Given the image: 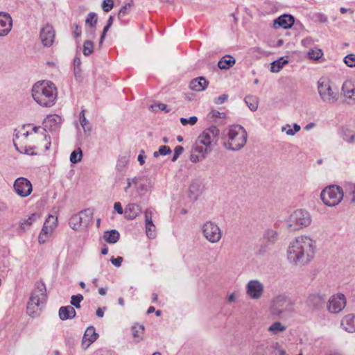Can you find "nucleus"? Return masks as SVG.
<instances>
[{
  "instance_id": "obj_1",
  "label": "nucleus",
  "mask_w": 355,
  "mask_h": 355,
  "mask_svg": "<svg viewBox=\"0 0 355 355\" xmlns=\"http://www.w3.org/2000/svg\"><path fill=\"white\" fill-rule=\"evenodd\" d=\"M315 241L308 236H299L291 241L287 250L290 263L296 266L309 263L314 257Z\"/></svg>"
},
{
  "instance_id": "obj_2",
  "label": "nucleus",
  "mask_w": 355,
  "mask_h": 355,
  "mask_svg": "<svg viewBox=\"0 0 355 355\" xmlns=\"http://www.w3.org/2000/svg\"><path fill=\"white\" fill-rule=\"evenodd\" d=\"M57 89L55 85L48 80L37 82L32 88L33 99L42 107H51L57 98Z\"/></svg>"
},
{
  "instance_id": "obj_3",
  "label": "nucleus",
  "mask_w": 355,
  "mask_h": 355,
  "mask_svg": "<svg viewBox=\"0 0 355 355\" xmlns=\"http://www.w3.org/2000/svg\"><path fill=\"white\" fill-rule=\"evenodd\" d=\"M227 140L223 141L225 148L236 151L241 149L246 144L248 133L245 129L241 125H234L227 129ZM225 139V138H223Z\"/></svg>"
},
{
  "instance_id": "obj_4",
  "label": "nucleus",
  "mask_w": 355,
  "mask_h": 355,
  "mask_svg": "<svg viewBox=\"0 0 355 355\" xmlns=\"http://www.w3.org/2000/svg\"><path fill=\"white\" fill-rule=\"evenodd\" d=\"M320 198L327 206H336L338 205L343 198V189L337 185L328 186L322 191Z\"/></svg>"
},
{
  "instance_id": "obj_5",
  "label": "nucleus",
  "mask_w": 355,
  "mask_h": 355,
  "mask_svg": "<svg viewBox=\"0 0 355 355\" xmlns=\"http://www.w3.org/2000/svg\"><path fill=\"white\" fill-rule=\"evenodd\" d=\"M288 223L293 230L305 227L311 223V216L305 209H297L289 216Z\"/></svg>"
},
{
  "instance_id": "obj_6",
  "label": "nucleus",
  "mask_w": 355,
  "mask_h": 355,
  "mask_svg": "<svg viewBox=\"0 0 355 355\" xmlns=\"http://www.w3.org/2000/svg\"><path fill=\"white\" fill-rule=\"evenodd\" d=\"M318 93L325 103L333 104L336 103L339 97L337 89H333L329 81L320 79L318 83Z\"/></svg>"
},
{
  "instance_id": "obj_7",
  "label": "nucleus",
  "mask_w": 355,
  "mask_h": 355,
  "mask_svg": "<svg viewBox=\"0 0 355 355\" xmlns=\"http://www.w3.org/2000/svg\"><path fill=\"white\" fill-rule=\"evenodd\" d=\"M293 304L290 298L284 295H279L274 298L271 306L272 314L280 315L284 312L293 311Z\"/></svg>"
},
{
  "instance_id": "obj_8",
  "label": "nucleus",
  "mask_w": 355,
  "mask_h": 355,
  "mask_svg": "<svg viewBox=\"0 0 355 355\" xmlns=\"http://www.w3.org/2000/svg\"><path fill=\"white\" fill-rule=\"evenodd\" d=\"M205 238L210 243H218L222 237V231L218 225L212 221H207L201 227Z\"/></svg>"
},
{
  "instance_id": "obj_9",
  "label": "nucleus",
  "mask_w": 355,
  "mask_h": 355,
  "mask_svg": "<svg viewBox=\"0 0 355 355\" xmlns=\"http://www.w3.org/2000/svg\"><path fill=\"white\" fill-rule=\"evenodd\" d=\"M278 347V343L270 344L268 341H258L253 345L252 355H274L275 349Z\"/></svg>"
},
{
  "instance_id": "obj_10",
  "label": "nucleus",
  "mask_w": 355,
  "mask_h": 355,
  "mask_svg": "<svg viewBox=\"0 0 355 355\" xmlns=\"http://www.w3.org/2000/svg\"><path fill=\"white\" fill-rule=\"evenodd\" d=\"M219 129L215 126L211 125L205 129L198 137L199 142L204 146H210L212 142H216L219 136Z\"/></svg>"
},
{
  "instance_id": "obj_11",
  "label": "nucleus",
  "mask_w": 355,
  "mask_h": 355,
  "mask_svg": "<svg viewBox=\"0 0 355 355\" xmlns=\"http://www.w3.org/2000/svg\"><path fill=\"white\" fill-rule=\"evenodd\" d=\"M13 187L16 193L22 198L28 196L33 191L31 182L24 177L16 179Z\"/></svg>"
},
{
  "instance_id": "obj_12",
  "label": "nucleus",
  "mask_w": 355,
  "mask_h": 355,
  "mask_svg": "<svg viewBox=\"0 0 355 355\" xmlns=\"http://www.w3.org/2000/svg\"><path fill=\"white\" fill-rule=\"evenodd\" d=\"M263 293V285L258 280H250L246 286L247 295L253 300L259 299Z\"/></svg>"
},
{
  "instance_id": "obj_13",
  "label": "nucleus",
  "mask_w": 355,
  "mask_h": 355,
  "mask_svg": "<svg viewBox=\"0 0 355 355\" xmlns=\"http://www.w3.org/2000/svg\"><path fill=\"white\" fill-rule=\"evenodd\" d=\"M346 305V298L343 294L334 295L329 300L328 310L333 313L341 311Z\"/></svg>"
},
{
  "instance_id": "obj_14",
  "label": "nucleus",
  "mask_w": 355,
  "mask_h": 355,
  "mask_svg": "<svg viewBox=\"0 0 355 355\" xmlns=\"http://www.w3.org/2000/svg\"><path fill=\"white\" fill-rule=\"evenodd\" d=\"M40 38L44 46L49 47L53 44L55 38V31L51 24H46L41 29Z\"/></svg>"
},
{
  "instance_id": "obj_15",
  "label": "nucleus",
  "mask_w": 355,
  "mask_h": 355,
  "mask_svg": "<svg viewBox=\"0 0 355 355\" xmlns=\"http://www.w3.org/2000/svg\"><path fill=\"white\" fill-rule=\"evenodd\" d=\"M61 118L56 114L48 116L43 122L44 130L46 132H57L60 125Z\"/></svg>"
},
{
  "instance_id": "obj_16",
  "label": "nucleus",
  "mask_w": 355,
  "mask_h": 355,
  "mask_svg": "<svg viewBox=\"0 0 355 355\" xmlns=\"http://www.w3.org/2000/svg\"><path fill=\"white\" fill-rule=\"evenodd\" d=\"M341 91L347 103H355V85L352 80H347L345 81Z\"/></svg>"
},
{
  "instance_id": "obj_17",
  "label": "nucleus",
  "mask_w": 355,
  "mask_h": 355,
  "mask_svg": "<svg viewBox=\"0 0 355 355\" xmlns=\"http://www.w3.org/2000/svg\"><path fill=\"white\" fill-rule=\"evenodd\" d=\"M12 20L8 13L0 12V37L7 35L11 31Z\"/></svg>"
},
{
  "instance_id": "obj_18",
  "label": "nucleus",
  "mask_w": 355,
  "mask_h": 355,
  "mask_svg": "<svg viewBox=\"0 0 355 355\" xmlns=\"http://www.w3.org/2000/svg\"><path fill=\"white\" fill-rule=\"evenodd\" d=\"M326 298L320 294H311L306 300V304L313 310H320L324 306Z\"/></svg>"
},
{
  "instance_id": "obj_19",
  "label": "nucleus",
  "mask_w": 355,
  "mask_h": 355,
  "mask_svg": "<svg viewBox=\"0 0 355 355\" xmlns=\"http://www.w3.org/2000/svg\"><path fill=\"white\" fill-rule=\"evenodd\" d=\"M30 299L37 300H40V302L43 303L46 299V289L44 283L42 281L37 282L35 284V288L33 291Z\"/></svg>"
},
{
  "instance_id": "obj_20",
  "label": "nucleus",
  "mask_w": 355,
  "mask_h": 355,
  "mask_svg": "<svg viewBox=\"0 0 355 355\" xmlns=\"http://www.w3.org/2000/svg\"><path fill=\"white\" fill-rule=\"evenodd\" d=\"M295 22L294 17L291 15H282L274 20V26L277 28H283L284 29L290 28Z\"/></svg>"
},
{
  "instance_id": "obj_21",
  "label": "nucleus",
  "mask_w": 355,
  "mask_h": 355,
  "mask_svg": "<svg viewBox=\"0 0 355 355\" xmlns=\"http://www.w3.org/2000/svg\"><path fill=\"white\" fill-rule=\"evenodd\" d=\"M203 188L204 186L200 180H193L189 186V197L190 199L192 200H196L202 193Z\"/></svg>"
},
{
  "instance_id": "obj_22",
  "label": "nucleus",
  "mask_w": 355,
  "mask_h": 355,
  "mask_svg": "<svg viewBox=\"0 0 355 355\" xmlns=\"http://www.w3.org/2000/svg\"><path fill=\"white\" fill-rule=\"evenodd\" d=\"M208 81L203 76H199L193 79L189 84L191 90L196 92L204 91L208 86Z\"/></svg>"
},
{
  "instance_id": "obj_23",
  "label": "nucleus",
  "mask_w": 355,
  "mask_h": 355,
  "mask_svg": "<svg viewBox=\"0 0 355 355\" xmlns=\"http://www.w3.org/2000/svg\"><path fill=\"white\" fill-rule=\"evenodd\" d=\"M141 213V208L137 204H129L126 206L124 211L125 218L128 220L135 219Z\"/></svg>"
},
{
  "instance_id": "obj_24",
  "label": "nucleus",
  "mask_w": 355,
  "mask_h": 355,
  "mask_svg": "<svg viewBox=\"0 0 355 355\" xmlns=\"http://www.w3.org/2000/svg\"><path fill=\"white\" fill-rule=\"evenodd\" d=\"M341 326L348 332L352 333L355 331V315L348 314L345 315L341 320Z\"/></svg>"
},
{
  "instance_id": "obj_25",
  "label": "nucleus",
  "mask_w": 355,
  "mask_h": 355,
  "mask_svg": "<svg viewBox=\"0 0 355 355\" xmlns=\"http://www.w3.org/2000/svg\"><path fill=\"white\" fill-rule=\"evenodd\" d=\"M59 318L62 320L75 318L76 312L72 306H61L59 309Z\"/></svg>"
},
{
  "instance_id": "obj_26",
  "label": "nucleus",
  "mask_w": 355,
  "mask_h": 355,
  "mask_svg": "<svg viewBox=\"0 0 355 355\" xmlns=\"http://www.w3.org/2000/svg\"><path fill=\"white\" fill-rule=\"evenodd\" d=\"M98 338V334L96 332L95 328L92 326L87 327L86 329L83 338V343L85 341H88L87 347L93 343Z\"/></svg>"
},
{
  "instance_id": "obj_27",
  "label": "nucleus",
  "mask_w": 355,
  "mask_h": 355,
  "mask_svg": "<svg viewBox=\"0 0 355 355\" xmlns=\"http://www.w3.org/2000/svg\"><path fill=\"white\" fill-rule=\"evenodd\" d=\"M97 15L95 12H91L88 14L85 23L87 25H89L92 28L91 31L87 32V34H89L90 37H94L95 36V28L97 24Z\"/></svg>"
},
{
  "instance_id": "obj_28",
  "label": "nucleus",
  "mask_w": 355,
  "mask_h": 355,
  "mask_svg": "<svg viewBox=\"0 0 355 355\" xmlns=\"http://www.w3.org/2000/svg\"><path fill=\"white\" fill-rule=\"evenodd\" d=\"M236 63L235 58L230 55H225L218 62L220 69H229Z\"/></svg>"
},
{
  "instance_id": "obj_29",
  "label": "nucleus",
  "mask_w": 355,
  "mask_h": 355,
  "mask_svg": "<svg viewBox=\"0 0 355 355\" xmlns=\"http://www.w3.org/2000/svg\"><path fill=\"white\" fill-rule=\"evenodd\" d=\"M40 304H42L40 302V300H34L32 299H29V301L27 304V313L34 318L38 315L37 311L39 309V306Z\"/></svg>"
},
{
  "instance_id": "obj_30",
  "label": "nucleus",
  "mask_w": 355,
  "mask_h": 355,
  "mask_svg": "<svg viewBox=\"0 0 355 355\" xmlns=\"http://www.w3.org/2000/svg\"><path fill=\"white\" fill-rule=\"evenodd\" d=\"M192 150L193 153H198L199 155H203L205 159L206 155L211 152V148L209 146H204L199 142V140L197 139L194 146L192 148Z\"/></svg>"
},
{
  "instance_id": "obj_31",
  "label": "nucleus",
  "mask_w": 355,
  "mask_h": 355,
  "mask_svg": "<svg viewBox=\"0 0 355 355\" xmlns=\"http://www.w3.org/2000/svg\"><path fill=\"white\" fill-rule=\"evenodd\" d=\"M279 238V234L276 230L268 229L263 234V240L268 244H274Z\"/></svg>"
},
{
  "instance_id": "obj_32",
  "label": "nucleus",
  "mask_w": 355,
  "mask_h": 355,
  "mask_svg": "<svg viewBox=\"0 0 355 355\" xmlns=\"http://www.w3.org/2000/svg\"><path fill=\"white\" fill-rule=\"evenodd\" d=\"M119 232L116 230H111L104 232L103 238L109 243H116L119 240Z\"/></svg>"
},
{
  "instance_id": "obj_33",
  "label": "nucleus",
  "mask_w": 355,
  "mask_h": 355,
  "mask_svg": "<svg viewBox=\"0 0 355 355\" xmlns=\"http://www.w3.org/2000/svg\"><path fill=\"white\" fill-rule=\"evenodd\" d=\"M56 221L57 218H54L51 216H49V219L45 221L41 232L47 235L51 234L53 232V228L55 227Z\"/></svg>"
},
{
  "instance_id": "obj_34",
  "label": "nucleus",
  "mask_w": 355,
  "mask_h": 355,
  "mask_svg": "<svg viewBox=\"0 0 355 355\" xmlns=\"http://www.w3.org/2000/svg\"><path fill=\"white\" fill-rule=\"evenodd\" d=\"M340 136L347 143L351 144L355 141V132L349 129L343 128L340 130Z\"/></svg>"
},
{
  "instance_id": "obj_35",
  "label": "nucleus",
  "mask_w": 355,
  "mask_h": 355,
  "mask_svg": "<svg viewBox=\"0 0 355 355\" xmlns=\"http://www.w3.org/2000/svg\"><path fill=\"white\" fill-rule=\"evenodd\" d=\"M286 327L280 322H275L268 329V331L271 332L273 335H277L280 332L284 331Z\"/></svg>"
},
{
  "instance_id": "obj_36",
  "label": "nucleus",
  "mask_w": 355,
  "mask_h": 355,
  "mask_svg": "<svg viewBox=\"0 0 355 355\" xmlns=\"http://www.w3.org/2000/svg\"><path fill=\"white\" fill-rule=\"evenodd\" d=\"M244 101L251 111L257 110L258 99L256 96L252 95L246 96Z\"/></svg>"
},
{
  "instance_id": "obj_37",
  "label": "nucleus",
  "mask_w": 355,
  "mask_h": 355,
  "mask_svg": "<svg viewBox=\"0 0 355 355\" xmlns=\"http://www.w3.org/2000/svg\"><path fill=\"white\" fill-rule=\"evenodd\" d=\"M288 63V60L284 59L283 57L277 60H275L271 63L270 71L272 72H279L282 67Z\"/></svg>"
},
{
  "instance_id": "obj_38",
  "label": "nucleus",
  "mask_w": 355,
  "mask_h": 355,
  "mask_svg": "<svg viewBox=\"0 0 355 355\" xmlns=\"http://www.w3.org/2000/svg\"><path fill=\"white\" fill-rule=\"evenodd\" d=\"M80 123L85 132L91 131V125L85 117V110H83L79 114Z\"/></svg>"
},
{
  "instance_id": "obj_39",
  "label": "nucleus",
  "mask_w": 355,
  "mask_h": 355,
  "mask_svg": "<svg viewBox=\"0 0 355 355\" xmlns=\"http://www.w3.org/2000/svg\"><path fill=\"white\" fill-rule=\"evenodd\" d=\"M39 218L40 214H38L34 213L31 214L28 219L25 220L20 224L21 229L24 231H26L33 224V223Z\"/></svg>"
},
{
  "instance_id": "obj_40",
  "label": "nucleus",
  "mask_w": 355,
  "mask_h": 355,
  "mask_svg": "<svg viewBox=\"0 0 355 355\" xmlns=\"http://www.w3.org/2000/svg\"><path fill=\"white\" fill-rule=\"evenodd\" d=\"M153 187L151 180L148 178H145L144 183L139 182L137 186V191L141 193H145L149 191Z\"/></svg>"
},
{
  "instance_id": "obj_41",
  "label": "nucleus",
  "mask_w": 355,
  "mask_h": 355,
  "mask_svg": "<svg viewBox=\"0 0 355 355\" xmlns=\"http://www.w3.org/2000/svg\"><path fill=\"white\" fill-rule=\"evenodd\" d=\"M83 157V153L80 148L73 150L70 155V162L73 164L79 162Z\"/></svg>"
},
{
  "instance_id": "obj_42",
  "label": "nucleus",
  "mask_w": 355,
  "mask_h": 355,
  "mask_svg": "<svg viewBox=\"0 0 355 355\" xmlns=\"http://www.w3.org/2000/svg\"><path fill=\"white\" fill-rule=\"evenodd\" d=\"M94 43L91 40H86L83 44V53L85 56H89L94 51Z\"/></svg>"
},
{
  "instance_id": "obj_43",
  "label": "nucleus",
  "mask_w": 355,
  "mask_h": 355,
  "mask_svg": "<svg viewBox=\"0 0 355 355\" xmlns=\"http://www.w3.org/2000/svg\"><path fill=\"white\" fill-rule=\"evenodd\" d=\"M171 153V149L167 146H161L157 151L153 153L154 157H157L159 155H167Z\"/></svg>"
},
{
  "instance_id": "obj_44",
  "label": "nucleus",
  "mask_w": 355,
  "mask_h": 355,
  "mask_svg": "<svg viewBox=\"0 0 355 355\" xmlns=\"http://www.w3.org/2000/svg\"><path fill=\"white\" fill-rule=\"evenodd\" d=\"M83 296L81 294L72 295L71 298V306H75L77 309L80 308V302L83 300Z\"/></svg>"
},
{
  "instance_id": "obj_45",
  "label": "nucleus",
  "mask_w": 355,
  "mask_h": 355,
  "mask_svg": "<svg viewBox=\"0 0 355 355\" xmlns=\"http://www.w3.org/2000/svg\"><path fill=\"white\" fill-rule=\"evenodd\" d=\"M322 55H323V53L320 49H317V50L311 49L308 52V55H309V58L314 60H318L319 58H321V56Z\"/></svg>"
},
{
  "instance_id": "obj_46",
  "label": "nucleus",
  "mask_w": 355,
  "mask_h": 355,
  "mask_svg": "<svg viewBox=\"0 0 355 355\" xmlns=\"http://www.w3.org/2000/svg\"><path fill=\"white\" fill-rule=\"evenodd\" d=\"M180 123L183 125H187V124L194 125L198 121V118L195 116H190L189 119L187 118H180Z\"/></svg>"
},
{
  "instance_id": "obj_47",
  "label": "nucleus",
  "mask_w": 355,
  "mask_h": 355,
  "mask_svg": "<svg viewBox=\"0 0 355 355\" xmlns=\"http://www.w3.org/2000/svg\"><path fill=\"white\" fill-rule=\"evenodd\" d=\"M345 63L349 67H355V55L349 54L344 58Z\"/></svg>"
},
{
  "instance_id": "obj_48",
  "label": "nucleus",
  "mask_w": 355,
  "mask_h": 355,
  "mask_svg": "<svg viewBox=\"0 0 355 355\" xmlns=\"http://www.w3.org/2000/svg\"><path fill=\"white\" fill-rule=\"evenodd\" d=\"M114 6V0H103L102 3L103 10L107 12L110 11Z\"/></svg>"
},
{
  "instance_id": "obj_49",
  "label": "nucleus",
  "mask_w": 355,
  "mask_h": 355,
  "mask_svg": "<svg viewBox=\"0 0 355 355\" xmlns=\"http://www.w3.org/2000/svg\"><path fill=\"white\" fill-rule=\"evenodd\" d=\"M150 109L152 110V111H155V112L157 111L158 110H164V111H165V112H169L167 110L166 105H165L164 103H161L151 105L150 106Z\"/></svg>"
},
{
  "instance_id": "obj_50",
  "label": "nucleus",
  "mask_w": 355,
  "mask_h": 355,
  "mask_svg": "<svg viewBox=\"0 0 355 355\" xmlns=\"http://www.w3.org/2000/svg\"><path fill=\"white\" fill-rule=\"evenodd\" d=\"M183 151L184 148L182 146H177L174 148V154L171 159V161L175 162L178 159L179 156L183 153Z\"/></svg>"
},
{
  "instance_id": "obj_51",
  "label": "nucleus",
  "mask_w": 355,
  "mask_h": 355,
  "mask_svg": "<svg viewBox=\"0 0 355 355\" xmlns=\"http://www.w3.org/2000/svg\"><path fill=\"white\" fill-rule=\"evenodd\" d=\"M132 4H133L132 1H131V2L125 4L123 6H122L118 13V17L121 18V17L125 16L127 14L128 7H131L132 6Z\"/></svg>"
},
{
  "instance_id": "obj_52",
  "label": "nucleus",
  "mask_w": 355,
  "mask_h": 355,
  "mask_svg": "<svg viewBox=\"0 0 355 355\" xmlns=\"http://www.w3.org/2000/svg\"><path fill=\"white\" fill-rule=\"evenodd\" d=\"M144 326L142 325H140V326H138V327H136V326H134L132 327V336L135 337V338H137V337H139V331H140V333L142 334L143 331H144Z\"/></svg>"
},
{
  "instance_id": "obj_53",
  "label": "nucleus",
  "mask_w": 355,
  "mask_h": 355,
  "mask_svg": "<svg viewBox=\"0 0 355 355\" xmlns=\"http://www.w3.org/2000/svg\"><path fill=\"white\" fill-rule=\"evenodd\" d=\"M228 99V95L226 94H223L220 96L214 98V102L215 104L220 105L225 103Z\"/></svg>"
},
{
  "instance_id": "obj_54",
  "label": "nucleus",
  "mask_w": 355,
  "mask_h": 355,
  "mask_svg": "<svg viewBox=\"0 0 355 355\" xmlns=\"http://www.w3.org/2000/svg\"><path fill=\"white\" fill-rule=\"evenodd\" d=\"M146 235L149 239H154L156 236L155 228L153 227L146 226Z\"/></svg>"
},
{
  "instance_id": "obj_55",
  "label": "nucleus",
  "mask_w": 355,
  "mask_h": 355,
  "mask_svg": "<svg viewBox=\"0 0 355 355\" xmlns=\"http://www.w3.org/2000/svg\"><path fill=\"white\" fill-rule=\"evenodd\" d=\"M123 257H118L116 258H114V257H112L111 259H110V261L111 263L116 267H120L121 266V263L123 262Z\"/></svg>"
},
{
  "instance_id": "obj_56",
  "label": "nucleus",
  "mask_w": 355,
  "mask_h": 355,
  "mask_svg": "<svg viewBox=\"0 0 355 355\" xmlns=\"http://www.w3.org/2000/svg\"><path fill=\"white\" fill-rule=\"evenodd\" d=\"M195 153H193L192 152L191 155H190V160L193 163H196L198 162H200V161H202L204 159L203 155H199L198 154L196 155Z\"/></svg>"
},
{
  "instance_id": "obj_57",
  "label": "nucleus",
  "mask_w": 355,
  "mask_h": 355,
  "mask_svg": "<svg viewBox=\"0 0 355 355\" xmlns=\"http://www.w3.org/2000/svg\"><path fill=\"white\" fill-rule=\"evenodd\" d=\"M74 76L77 80L81 81L83 80L82 70L80 67H74Z\"/></svg>"
},
{
  "instance_id": "obj_58",
  "label": "nucleus",
  "mask_w": 355,
  "mask_h": 355,
  "mask_svg": "<svg viewBox=\"0 0 355 355\" xmlns=\"http://www.w3.org/2000/svg\"><path fill=\"white\" fill-rule=\"evenodd\" d=\"M74 26V31H73V34L74 37L77 38L80 36L81 35V28L78 24H73Z\"/></svg>"
},
{
  "instance_id": "obj_59",
  "label": "nucleus",
  "mask_w": 355,
  "mask_h": 355,
  "mask_svg": "<svg viewBox=\"0 0 355 355\" xmlns=\"http://www.w3.org/2000/svg\"><path fill=\"white\" fill-rule=\"evenodd\" d=\"M211 116L214 118H223L225 116V114L223 112H220L217 110H212L210 113Z\"/></svg>"
},
{
  "instance_id": "obj_60",
  "label": "nucleus",
  "mask_w": 355,
  "mask_h": 355,
  "mask_svg": "<svg viewBox=\"0 0 355 355\" xmlns=\"http://www.w3.org/2000/svg\"><path fill=\"white\" fill-rule=\"evenodd\" d=\"M114 209L119 214H122L123 213V209L122 208L121 204L119 202L114 203Z\"/></svg>"
},
{
  "instance_id": "obj_61",
  "label": "nucleus",
  "mask_w": 355,
  "mask_h": 355,
  "mask_svg": "<svg viewBox=\"0 0 355 355\" xmlns=\"http://www.w3.org/2000/svg\"><path fill=\"white\" fill-rule=\"evenodd\" d=\"M110 28V26L107 25L104 27L103 33L101 36L100 40H99V44H101L105 39V37L106 35L107 32L108 31L109 28Z\"/></svg>"
},
{
  "instance_id": "obj_62",
  "label": "nucleus",
  "mask_w": 355,
  "mask_h": 355,
  "mask_svg": "<svg viewBox=\"0 0 355 355\" xmlns=\"http://www.w3.org/2000/svg\"><path fill=\"white\" fill-rule=\"evenodd\" d=\"M274 355H287L286 351L281 347V345H279V343L278 347L277 349H275V352L274 353Z\"/></svg>"
},
{
  "instance_id": "obj_63",
  "label": "nucleus",
  "mask_w": 355,
  "mask_h": 355,
  "mask_svg": "<svg viewBox=\"0 0 355 355\" xmlns=\"http://www.w3.org/2000/svg\"><path fill=\"white\" fill-rule=\"evenodd\" d=\"M47 234H43V232H40L38 236V242L40 243H44L47 239Z\"/></svg>"
},
{
  "instance_id": "obj_64",
  "label": "nucleus",
  "mask_w": 355,
  "mask_h": 355,
  "mask_svg": "<svg viewBox=\"0 0 355 355\" xmlns=\"http://www.w3.org/2000/svg\"><path fill=\"white\" fill-rule=\"evenodd\" d=\"M350 194L352 195L351 202L355 203V184L352 186Z\"/></svg>"
}]
</instances>
